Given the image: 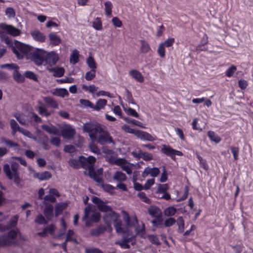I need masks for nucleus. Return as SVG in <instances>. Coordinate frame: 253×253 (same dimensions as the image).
<instances>
[{
	"instance_id": "nucleus-1",
	"label": "nucleus",
	"mask_w": 253,
	"mask_h": 253,
	"mask_svg": "<svg viewBox=\"0 0 253 253\" xmlns=\"http://www.w3.org/2000/svg\"><path fill=\"white\" fill-rule=\"evenodd\" d=\"M109 212V213L105 214L103 217V221L108 229L110 231L112 230L111 221L109 220V218H111L114 222V226L118 233H122V234L129 233L130 231L128 228L122 227V222L119 219V214L112 210Z\"/></svg>"
},
{
	"instance_id": "nucleus-2",
	"label": "nucleus",
	"mask_w": 253,
	"mask_h": 253,
	"mask_svg": "<svg viewBox=\"0 0 253 253\" xmlns=\"http://www.w3.org/2000/svg\"><path fill=\"white\" fill-rule=\"evenodd\" d=\"M91 208L89 206L85 207L84 210V215L82 220L85 223L86 227H90L92 226V223H97L101 219V214L98 212H95L89 216V213L91 212Z\"/></svg>"
},
{
	"instance_id": "nucleus-3",
	"label": "nucleus",
	"mask_w": 253,
	"mask_h": 253,
	"mask_svg": "<svg viewBox=\"0 0 253 253\" xmlns=\"http://www.w3.org/2000/svg\"><path fill=\"white\" fill-rule=\"evenodd\" d=\"M84 130L89 133L90 138L92 141L97 139V135L98 131L102 130V127L99 124H93L91 123H86L83 126Z\"/></svg>"
},
{
	"instance_id": "nucleus-4",
	"label": "nucleus",
	"mask_w": 253,
	"mask_h": 253,
	"mask_svg": "<svg viewBox=\"0 0 253 253\" xmlns=\"http://www.w3.org/2000/svg\"><path fill=\"white\" fill-rule=\"evenodd\" d=\"M31 50V46L16 41L12 51L18 59H22L24 56Z\"/></svg>"
},
{
	"instance_id": "nucleus-5",
	"label": "nucleus",
	"mask_w": 253,
	"mask_h": 253,
	"mask_svg": "<svg viewBox=\"0 0 253 253\" xmlns=\"http://www.w3.org/2000/svg\"><path fill=\"white\" fill-rule=\"evenodd\" d=\"M46 51L42 49H37L31 54V60L37 66L42 65L45 61Z\"/></svg>"
},
{
	"instance_id": "nucleus-6",
	"label": "nucleus",
	"mask_w": 253,
	"mask_h": 253,
	"mask_svg": "<svg viewBox=\"0 0 253 253\" xmlns=\"http://www.w3.org/2000/svg\"><path fill=\"white\" fill-rule=\"evenodd\" d=\"M161 151L165 155L169 157L173 161L176 160V155L182 156L183 155L182 152L174 149L170 146L166 144L162 146Z\"/></svg>"
},
{
	"instance_id": "nucleus-7",
	"label": "nucleus",
	"mask_w": 253,
	"mask_h": 253,
	"mask_svg": "<svg viewBox=\"0 0 253 253\" xmlns=\"http://www.w3.org/2000/svg\"><path fill=\"white\" fill-rule=\"evenodd\" d=\"M3 170L7 177L10 180L13 179L14 184L17 187H19L21 182L22 181V180L19 176V173H16L15 175H13L10 169V166L8 164H4Z\"/></svg>"
},
{
	"instance_id": "nucleus-8",
	"label": "nucleus",
	"mask_w": 253,
	"mask_h": 253,
	"mask_svg": "<svg viewBox=\"0 0 253 253\" xmlns=\"http://www.w3.org/2000/svg\"><path fill=\"white\" fill-rule=\"evenodd\" d=\"M92 202L97 205V209L102 212H107L112 210L111 207L106 205V203L97 197L93 196Z\"/></svg>"
},
{
	"instance_id": "nucleus-9",
	"label": "nucleus",
	"mask_w": 253,
	"mask_h": 253,
	"mask_svg": "<svg viewBox=\"0 0 253 253\" xmlns=\"http://www.w3.org/2000/svg\"><path fill=\"white\" fill-rule=\"evenodd\" d=\"M59 59V55L54 51L46 52L45 62L50 66L55 65Z\"/></svg>"
},
{
	"instance_id": "nucleus-10",
	"label": "nucleus",
	"mask_w": 253,
	"mask_h": 253,
	"mask_svg": "<svg viewBox=\"0 0 253 253\" xmlns=\"http://www.w3.org/2000/svg\"><path fill=\"white\" fill-rule=\"evenodd\" d=\"M99 136L97 142L101 145H104L106 143H112L113 141L112 137L107 131H104L102 128L101 131H98Z\"/></svg>"
},
{
	"instance_id": "nucleus-11",
	"label": "nucleus",
	"mask_w": 253,
	"mask_h": 253,
	"mask_svg": "<svg viewBox=\"0 0 253 253\" xmlns=\"http://www.w3.org/2000/svg\"><path fill=\"white\" fill-rule=\"evenodd\" d=\"M0 28L5 31L7 34L14 37L19 36L20 34V31L19 29L12 25H7L6 23L0 24Z\"/></svg>"
},
{
	"instance_id": "nucleus-12",
	"label": "nucleus",
	"mask_w": 253,
	"mask_h": 253,
	"mask_svg": "<svg viewBox=\"0 0 253 253\" xmlns=\"http://www.w3.org/2000/svg\"><path fill=\"white\" fill-rule=\"evenodd\" d=\"M88 175L94 181L97 183H103V179L102 177L99 175L102 174V169L98 170V173L97 174L95 171L93 166H89L88 167Z\"/></svg>"
},
{
	"instance_id": "nucleus-13",
	"label": "nucleus",
	"mask_w": 253,
	"mask_h": 253,
	"mask_svg": "<svg viewBox=\"0 0 253 253\" xmlns=\"http://www.w3.org/2000/svg\"><path fill=\"white\" fill-rule=\"evenodd\" d=\"M160 172V170L159 168L157 167H154L153 168L150 167L145 168L144 171L142 173V176L143 177H147L148 175L151 176L155 177L157 176Z\"/></svg>"
},
{
	"instance_id": "nucleus-14",
	"label": "nucleus",
	"mask_w": 253,
	"mask_h": 253,
	"mask_svg": "<svg viewBox=\"0 0 253 253\" xmlns=\"http://www.w3.org/2000/svg\"><path fill=\"white\" fill-rule=\"evenodd\" d=\"M136 136L143 140L149 141H153L155 140V138L151 134L147 132L140 130H137Z\"/></svg>"
},
{
	"instance_id": "nucleus-15",
	"label": "nucleus",
	"mask_w": 253,
	"mask_h": 253,
	"mask_svg": "<svg viewBox=\"0 0 253 253\" xmlns=\"http://www.w3.org/2000/svg\"><path fill=\"white\" fill-rule=\"evenodd\" d=\"M130 235V232L129 233L123 234V240L122 242L116 241V244L119 245L123 249H129L130 248V245L128 244L130 242V239L129 238Z\"/></svg>"
},
{
	"instance_id": "nucleus-16",
	"label": "nucleus",
	"mask_w": 253,
	"mask_h": 253,
	"mask_svg": "<svg viewBox=\"0 0 253 253\" xmlns=\"http://www.w3.org/2000/svg\"><path fill=\"white\" fill-rule=\"evenodd\" d=\"M49 44L52 46L59 45L61 43V39L55 32L51 33L48 35Z\"/></svg>"
},
{
	"instance_id": "nucleus-17",
	"label": "nucleus",
	"mask_w": 253,
	"mask_h": 253,
	"mask_svg": "<svg viewBox=\"0 0 253 253\" xmlns=\"http://www.w3.org/2000/svg\"><path fill=\"white\" fill-rule=\"evenodd\" d=\"M68 204L67 202H59L55 207V216L58 217L62 214L64 210L68 207Z\"/></svg>"
},
{
	"instance_id": "nucleus-18",
	"label": "nucleus",
	"mask_w": 253,
	"mask_h": 253,
	"mask_svg": "<svg viewBox=\"0 0 253 253\" xmlns=\"http://www.w3.org/2000/svg\"><path fill=\"white\" fill-rule=\"evenodd\" d=\"M33 176L34 178H38L40 180L42 181L50 179L51 177V174L50 172L44 171L41 172H35Z\"/></svg>"
},
{
	"instance_id": "nucleus-19",
	"label": "nucleus",
	"mask_w": 253,
	"mask_h": 253,
	"mask_svg": "<svg viewBox=\"0 0 253 253\" xmlns=\"http://www.w3.org/2000/svg\"><path fill=\"white\" fill-rule=\"evenodd\" d=\"M106 230V227L103 225H98L96 228L90 230V234L91 236L98 237L104 233Z\"/></svg>"
},
{
	"instance_id": "nucleus-20",
	"label": "nucleus",
	"mask_w": 253,
	"mask_h": 253,
	"mask_svg": "<svg viewBox=\"0 0 253 253\" xmlns=\"http://www.w3.org/2000/svg\"><path fill=\"white\" fill-rule=\"evenodd\" d=\"M33 39L38 42H43L45 41V36L39 31H34L31 33Z\"/></svg>"
},
{
	"instance_id": "nucleus-21",
	"label": "nucleus",
	"mask_w": 253,
	"mask_h": 253,
	"mask_svg": "<svg viewBox=\"0 0 253 253\" xmlns=\"http://www.w3.org/2000/svg\"><path fill=\"white\" fill-rule=\"evenodd\" d=\"M47 69L49 72H53V76L55 77H61L65 73V70L63 67L47 68Z\"/></svg>"
},
{
	"instance_id": "nucleus-22",
	"label": "nucleus",
	"mask_w": 253,
	"mask_h": 253,
	"mask_svg": "<svg viewBox=\"0 0 253 253\" xmlns=\"http://www.w3.org/2000/svg\"><path fill=\"white\" fill-rule=\"evenodd\" d=\"M42 128L49 134L56 135L58 133V129L53 125L48 126L43 124L41 126Z\"/></svg>"
},
{
	"instance_id": "nucleus-23",
	"label": "nucleus",
	"mask_w": 253,
	"mask_h": 253,
	"mask_svg": "<svg viewBox=\"0 0 253 253\" xmlns=\"http://www.w3.org/2000/svg\"><path fill=\"white\" fill-rule=\"evenodd\" d=\"M129 75L139 83L144 81V78L141 73L137 70L133 69L129 71Z\"/></svg>"
},
{
	"instance_id": "nucleus-24",
	"label": "nucleus",
	"mask_w": 253,
	"mask_h": 253,
	"mask_svg": "<svg viewBox=\"0 0 253 253\" xmlns=\"http://www.w3.org/2000/svg\"><path fill=\"white\" fill-rule=\"evenodd\" d=\"M62 135L66 138H72L75 133V130L71 127H67L61 131Z\"/></svg>"
},
{
	"instance_id": "nucleus-25",
	"label": "nucleus",
	"mask_w": 253,
	"mask_h": 253,
	"mask_svg": "<svg viewBox=\"0 0 253 253\" xmlns=\"http://www.w3.org/2000/svg\"><path fill=\"white\" fill-rule=\"evenodd\" d=\"M18 220V216L17 215L13 216L10 218L9 222L6 225L4 226L5 230H8L15 227L17 224Z\"/></svg>"
},
{
	"instance_id": "nucleus-26",
	"label": "nucleus",
	"mask_w": 253,
	"mask_h": 253,
	"mask_svg": "<svg viewBox=\"0 0 253 253\" xmlns=\"http://www.w3.org/2000/svg\"><path fill=\"white\" fill-rule=\"evenodd\" d=\"M43 214L48 219H50L53 216V207L52 205H46L43 210Z\"/></svg>"
},
{
	"instance_id": "nucleus-27",
	"label": "nucleus",
	"mask_w": 253,
	"mask_h": 253,
	"mask_svg": "<svg viewBox=\"0 0 253 253\" xmlns=\"http://www.w3.org/2000/svg\"><path fill=\"white\" fill-rule=\"evenodd\" d=\"M43 101L46 104L53 108L57 109L58 107V103L51 97H45L43 98Z\"/></svg>"
},
{
	"instance_id": "nucleus-28",
	"label": "nucleus",
	"mask_w": 253,
	"mask_h": 253,
	"mask_svg": "<svg viewBox=\"0 0 253 253\" xmlns=\"http://www.w3.org/2000/svg\"><path fill=\"white\" fill-rule=\"evenodd\" d=\"M152 223L153 226L155 227L162 228L163 227V220L160 213L152 221Z\"/></svg>"
},
{
	"instance_id": "nucleus-29",
	"label": "nucleus",
	"mask_w": 253,
	"mask_h": 253,
	"mask_svg": "<svg viewBox=\"0 0 253 253\" xmlns=\"http://www.w3.org/2000/svg\"><path fill=\"white\" fill-rule=\"evenodd\" d=\"M107 103V101L105 99H99L96 103V105H94L93 109L96 111H99L101 109L104 108Z\"/></svg>"
},
{
	"instance_id": "nucleus-30",
	"label": "nucleus",
	"mask_w": 253,
	"mask_h": 253,
	"mask_svg": "<svg viewBox=\"0 0 253 253\" xmlns=\"http://www.w3.org/2000/svg\"><path fill=\"white\" fill-rule=\"evenodd\" d=\"M79 61V53L77 49H74L70 57V62L73 64H77Z\"/></svg>"
},
{
	"instance_id": "nucleus-31",
	"label": "nucleus",
	"mask_w": 253,
	"mask_h": 253,
	"mask_svg": "<svg viewBox=\"0 0 253 253\" xmlns=\"http://www.w3.org/2000/svg\"><path fill=\"white\" fill-rule=\"evenodd\" d=\"M10 125L12 129V133L14 135L17 131L20 132L22 127H20L17 122L14 119L10 120Z\"/></svg>"
},
{
	"instance_id": "nucleus-32",
	"label": "nucleus",
	"mask_w": 253,
	"mask_h": 253,
	"mask_svg": "<svg viewBox=\"0 0 253 253\" xmlns=\"http://www.w3.org/2000/svg\"><path fill=\"white\" fill-rule=\"evenodd\" d=\"M114 179L118 181V182H122L124 181L126 179V174L120 171H117L114 175Z\"/></svg>"
},
{
	"instance_id": "nucleus-33",
	"label": "nucleus",
	"mask_w": 253,
	"mask_h": 253,
	"mask_svg": "<svg viewBox=\"0 0 253 253\" xmlns=\"http://www.w3.org/2000/svg\"><path fill=\"white\" fill-rule=\"evenodd\" d=\"M140 43V51L141 53H146L151 50L150 45L145 41L143 40H141Z\"/></svg>"
},
{
	"instance_id": "nucleus-34",
	"label": "nucleus",
	"mask_w": 253,
	"mask_h": 253,
	"mask_svg": "<svg viewBox=\"0 0 253 253\" xmlns=\"http://www.w3.org/2000/svg\"><path fill=\"white\" fill-rule=\"evenodd\" d=\"M122 119L128 124L133 125L141 127H144L142 126V123L138 121L126 117H124V118H122Z\"/></svg>"
},
{
	"instance_id": "nucleus-35",
	"label": "nucleus",
	"mask_w": 253,
	"mask_h": 253,
	"mask_svg": "<svg viewBox=\"0 0 253 253\" xmlns=\"http://www.w3.org/2000/svg\"><path fill=\"white\" fill-rule=\"evenodd\" d=\"M52 94L54 95L62 97H64L65 96L69 95L68 91L65 88L56 89Z\"/></svg>"
},
{
	"instance_id": "nucleus-36",
	"label": "nucleus",
	"mask_w": 253,
	"mask_h": 253,
	"mask_svg": "<svg viewBox=\"0 0 253 253\" xmlns=\"http://www.w3.org/2000/svg\"><path fill=\"white\" fill-rule=\"evenodd\" d=\"M86 64L91 70H96L97 68V64L92 56H89L86 59Z\"/></svg>"
},
{
	"instance_id": "nucleus-37",
	"label": "nucleus",
	"mask_w": 253,
	"mask_h": 253,
	"mask_svg": "<svg viewBox=\"0 0 253 253\" xmlns=\"http://www.w3.org/2000/svg\"><path fill=\"white\" fill-rule=\"evenodd\" d=\"M17 70L15 69L13 73V79L18 83H23L25 81V78Z\"/></svg>"
},
{
	"instance_id": "nucleus-38",
	"label": "nucleus",
	"mask_w": 253,
	"mask_h": 253,
	"mask_svg": "<svg viewBox=\"0 0 253 253\" xmlns=\"http://www.w3.org/2000/svg\"><path fill=\"white\" fill-rule=\"evenodd\" d=\"M208 135L212 141H214L216 143H219L221 141V138L218 136L213 131L210 130L208 132Z\"/></svg>"
},
{
	"instance_id": "nucleus-39",
	"label": "nucleus",
	"mask_w": 253,
	"mask_h": 253,
	"mask_svg": "<svg viewBox=\"0 0 253 253\" xmlns=\"http://www.w3.org/2000/svg\"><path fill=\"white\" fill-rule=\"evenodd\" d=\"M169 189V186L168 184H159L158 186V189L156 192V194H160L163 193H166Z\"/></svg>"
},
{
	"instance_id": "nucleus-40",
	"label": "nucleus",
	"mask_w": 253,
	"mask_h": 253,
	"mask_svg": "<svg viewBox=\"0 0 253 253\" xmlns=\"http://www.w3.org/2000/svg\"><path fill=\"white\" fill-rule=\"evenodd\" d=\"M176 212V209L173 206L166 208L164 211V214L167 216H172L174 215Z\"/></svg>"
},
{
	"instance_id": "nucleus-41",
	"label": "nucleus",
	"mask_w": 253,
	"mask_h": 253,
	"mask_svg": "<svg viewBox=\"0 0 253 253\" xmlns=\"http://www.w3.org/2000/svg\"><path fill=\"white\" fill-rule=\"evenodd\" d=\"M75 233L73 230H68L66 235V242H73L75 243H78V241L76 238L73 237Z\"/></svg>"
},
{
	"instance_id": "nucleus-42",
	"label": "nucleus",
	"mask_w": 253,
	"mask_h": 253,
	"mask_svg": "<svg viewBox=\"0 0 253 253\" xmlns=\"http://www.w3.org/2000/svg\"><path fill=\"white\" fill-rule=\"evenodd\" d=\"M125 112L127 115L132 116L136 118H139V115L138 113L134 109L128 107L127 108H124Z\"/></svg>"
},
{
	"instance_id": "nucleus-43",
	"label": "nucleus",
	"mask_w": 253,
	"mask_h": 253,
	"mask_svg": "<svg viewBox=\"0 0 253 253\" xmlns=\"http://www.w3.org/2000/svg\"><path fill=\"white\" fill-rule=\"evenodd\" d=\"M177 224L178 226V232L182 233L184 229V221L182 216H179L177 219Z\"/></svg>"
},
{
	"instance_id": "nucleus-44",
	"label": "nucleus",
	"mask_w": 253,
	"mask_h": 253,
	"mask_svg": "<svg viewBox=\"0 0 253 253\" xmlns=\"http://www.w3.org/2000/svg\"><path fill=\"white\" fill-rule=\"evenodd\" d=\"M92 27L96 30H101L102 29V21L100 18L97 17L92 22Z\"/></svg>"
},
{
	"instance_id": "nucleus-45",
	"label": "nucleus",
	"mask_w": 253,
	"mask_h": 253,
	"mask_svg": "<svg viewBox=\"0 0 253 253\" xmlns=\"http://www.w3.org/2000/svg\"><path fill=\"white\" fill-rule=\"evenodd\" d=\"M160 211V209L156 206H151L148 209L149 214L152 217H156L157 214Z\"/></svg>"
},
{
	"instance_id": "nucleus-46",
	"label": "nucleus",
	"mask_w": 253,
	"mask_h": 253,
	"mask_svg": "<svg viewBox=\"0 0 253 253\" xmlns=\"http://www.w3.org/2000/svg\"><path fill=\"white\" fill-rule=\"evenodd\" d=\"M11 244L7 237L4 236H0V247L10 246Z\"/></svg>"
},
{
	"instance_id": "nucleus-47",
	"label": "nucleus",
	"mask_w": 253,
	"mask_h": 253,
	"mask_svg": "<svg viewBox=\"0 0 253 253\" xmlns=\"http://www.w3.org/2000/svg\"><path fill=\"white\" fill-rule=\"evenodd\" d=\"M104 5L106 15L108 16H110L112 14V9L113 7L111 2L107 1L105 2Z\"/></svg>"
},
{
	"instance_id": "nucleus-48",
	"label": "nucleus",
	"mask_w": 253,
	"mask_h": 253,
	"mask_svg": "<svg viewBox=\"0 0 253 253\" xmlns=\"http://www.w3.org/2000/svg\"><path fill=\"white\" fill-rule=\"evenodd\" d=\"M111 161L112 163L119 166H121V167L122 166L127 163L126 161L123 158H114Z\"/></svg>"
},
{
	"instance_id": "nucleus-49",
	"label": "nucleus",
	"mask_w": 253,
	"mask_h": 253,
	"mask_svg": "<svg viewBox=\"0 0 253 253\" xmlns=\"http://www.w3.org/2000/svg\"><path fill=\"white\" fill-rule=\"evenodd\" d=\"M122 129L126 132L133 134L135 136L136 135L137 130H138L137 129H134L131 128L129 126L127 125H124L122 126Z\"/></svg>"
},
{
	"instance_id": "nucleus-50",
	"label": "nucleus",
	"mask_w": 253,
	"mask_h": 253,
	"mask_svg": "<svg viewBox=\"0 0 253 253\" xmlns=\"http://www.w3.org/2000/svg\"><path fill=\"white\" fill-rule=\"evenodd\" d=\"M82 88L85 91H88L91 93H93L97 90L98 88V87L95 86L94 84H91L89 86L83 84L82 86Z\"/></svg>"
},
{
	"instance_id": "nucleus-51",
	"label": "nucleus",
	"mask_w": 253,
	"mask_h": 253,
	"mask_svg": "<svg viewBox=\"0 0 253 253\" xmlns=\"http://www.w3.org/2000/svg\"><path fill=\"white\" fill-rule=\"evenodd\" d=\"M96 76V70H90L86 73L85 75V79L86 81H89L93 80Z\"/></svg>"
},
{
	"instance_id": "nucleus-52",
	"label": "nucleus",
	"mask_w": 253,
	"mask_h": 253,
	"mask_svg": "<svg viewBox=\"0 0 253 253\" xmlns=\"http://www.w3.org/2000/svg\"><path fill=\"white\" fill-rule=\"evenodd\" d=\"M137 196L143 202L148 204H150L151 203V200L146 196V194L144 192H140L138 193Z\"/></svg>"
},
{
	"instance_id": "nucleus-53",
	"label": "nucleus",
	"mask_w": 253,
	"mask_h": 253,
	"mask_svg": "<svg viewBox=\"0 0 253 253\" xmlns=\"http://www.w3.org/2000/svg\"><path fill=\"white\" fill-rule=\"evenodd\" d=\"M236 70V66L232 65L225 72V76L227 77H231Z\"/></svg>"
},
{
	"instance_id": "nucleus-54",
	"label": "nucleus",
	"mask_w": 253,
	"mask_h": 253,
	"mask_svg": "<svg viewBox=\"0 0 253 253\" xmlns=\"http://www.w3.org/2000/svg\"><path fill=\"white\" fill-rule=\"evenodd\" d=\"M24 76L29 79L33 80L34 81L37 82L38 81L36 75L32 71H27L24 73Z\"/></svg>"
},
{
	"instance_id": "nucleus-55",
	"label": "nucleus",
	"mask_w": 253,
	"mask_h": 253,
	"mask_svg": "<svg viewBox=\"0 0 253 253\" xmlns=\"http://www.w3.org/2000/svg\"><path fill=\"white\" fill-rule=\"evenodd\" d=\"M35 222L39 224L45 225L47 223V221L45 219L44 216L41 214H39L36 216L35 219Z\"/></svg>"
},
{
	"instance_id": "nucleus-56",
	"label": "nucleus",
	"mask_w": 253,
	"mask_h": 253,
	"mask_svg": "<svg viewBox=\"0 0 253 253\" xmlns=\"http://www.w3.org/2000/svg\"><path fill=\"white\" fill-rule=\"evenodd\" d=\"M39 114L41 115H44L46 117L51 115V113L48 112V110L43 106H40L38 108Z\"/></svg>"
},
{
	"instance_id": "nucleus-57",
	"label": "nucleus",
	"mask_w": 253,
	"mask_h": 253,
	"mask_svg": "<svg viewBox=\"0 0 253 253\" xmlns=\"http://www.w3.org/2000/svg\"><path fill=\"white\" fill-rule=\"evenodd\" d=\"M149 240L152 244L156 246H159L161 245L159 239L157 235H152L149 236Z\"/></svg>"
},
{
	"instance_id": "nucleus-58",
	"label": "nucleus",
	"mask_w": 253,
	"mask_h": 253,
	"mask_svg": "<svg viewBox=\"0 0 253 253\" xmlns=\"http://www.w3.org/2000/svg\"><path fill=\"white\" fill-rule=\"evenodd\" d=\"M230 149L232 153L234 160H238L239 159L238 154L239 152V148L238 147L230 146Z\"/></svg>"
},
{
	"instance_id": "nucleus-59",
	"label": "nucleus",
	"mask_w": 253,
	"mask_h": 253,
	"mask_svg": "<svg viewBox=\"0 0 253 253\" xmlns=\"http://www.w3.org/2000/svg\"><path fill=\"white\" fill-rule=\"evenodd\" d=\"M102 187L103 188V190L105 191L110 194H113L114 190L115 189V187L109 184L103 183L102 184Z\"/></svg>"
},
{
	"instance_id": "nucleus-60",
	"label": "nucleus",
	"mask_w": 253,
	"mask_h": 253,
	"mask_svg": "<svg viewBox=\"0 0 253 253\" xmlns=\"http://www.w3.org/2000/svg\"><path fill=\"white\" fill-rule=\"evenodd\" d=\"M189 187L187 186H185V188H184V194L182 195V196L178 198L176 200V201L177 202H180L183 201L185 200V199H186L188 196V194H189Z\"/></svg>"
},
{
	"instance_id": "nucleus-61",
	"label": "nucleus",
	"mask_w": 253,
	"mask_h": 253,
	"mask_svg": "<svg viewBox=\"0 0 253 253\" xmlns=\"http://www.w3.org/2000/svg\"><path fill=\"white\" fill-rule=\"evenodd\" d=\"M0 67L1 68H7L9 70H15L19 69V67L16 65L15 64L11 63V64H4L0 65Z\"/></svg>"
},
{
	"instance_id": "nucleus-62",
	"label": "nucleus",
	"mask_w": 253,
	"mask_h": 253,
	"mask_svg": "<svg viewBox=\"0 0 253 253\" xmlns=\"http://www.w3.org/2000/svg\"><path fill=\"white\" fill-rule=\"evenodd\" d=\"M5 14L9 18H13L15 16V12L14 9L11 7H9L6 8Z\"/></svg>"
},
{
	"instance_id": "nucleus-63",
	"label": "nucleus",
	"mask_w": 253,
	"mask_h": 253,
	"mask_svg": "<svg viewBox=\"0 0 253 253\" xmlns=\"http://www.w3.org/2000/svg\"><path fill=\"white\" fill-rule=\"evenodd\" d=\"M175 40L173 38H168L164 42L161 43L164 47H169L173 44L174 43Z\"/></svg>"
},
{
	"instance_id": "nucleus-64",
	"label": "nucleus",
	"mask_w": 253,
	"mask_h": 253,
	"mask_svg": "<svg viewBox=\"0 0 253 253\" xmlns=\"http://www.w3.org/2000/svg\"><path fill=\"white\" fill-rule=\"evenodd\" d=\"M19 232V231L18 229L16 230H10L8 233H7V238L9 239V238H10L11 239H15L18 233Z\"/></svg>"
}]
</instances>
